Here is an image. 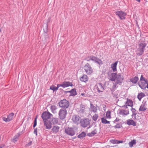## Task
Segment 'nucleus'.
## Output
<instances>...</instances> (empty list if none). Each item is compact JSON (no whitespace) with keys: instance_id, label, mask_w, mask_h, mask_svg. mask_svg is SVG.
Wrapping results in <instances>:
<instances>
[{"instance_id":"58","label":"nucleus","mask_w":148,"mask_h":148,"mask_svg":"<svg viewBox=\"0 0 148 148\" xmlns=\"http://www.w3.org/2000/svg\"><path fill=\"white\" fill-rule=\"evenodd\" d=\"M90 126H89V127H88L87 129H88L89 128H90Z\"/></svg>"},{"instance_id":"61","label":"nucleus","mask_w":148,"mask_h":148,"mask_svg":"<svg viewBox=\"0 0 148 148\" xmlns=\"http://www.w3.org/2000/svg\"><path fill=\"white\" fill-rule=\"evenodd\" d=\"M147 48H148V46H147Z\"/></svg>"},{"instance_id":"59","label":"nucleus","mask_w":148,"mask_h":148,"mask_svg":"<svg viewBox=\"0 0 148 148\" xmlns=\"http://www.w3.org/2000/svg\"><path fill=\"white\" fill-rule=\"evenodd\" d=\"M136 116H137V117H140L139 116H138V115H137V114H136Z\"/></svg>"},{"instance_id":"14","label":"nucleus","mask_w":148,"mask_h":148,"mask_svg":"<svg viewBox=\"0 0 148 148\" xmlns=\"http://www.w3.org/2000/svg\"><path fill=\"white\" fill-rule=\"evenodd\" d=\"M91 60L99 64L102 63V61L100 59L95 56H91Z\"/></svg>"},{"instance_id":"6","label":"nucleus","mask_w":148,"mask_h":148,"mask_svg":"<svg viewBox=\"0 0 148 148\" xmlns=\"http://www.w3.org/2000/svg\"><path fill=\"white\" fill-rule=\"evenodd\" d=\"M90 124L89 120L88 119H82L80 122L81 125L83 127L85 128Z\"/></svg>"},{"instance_id":"55","label":"nucleus","mask_w":148,"mask_h":148,"mask_svg":"<svg viewBox=\"0 0 148 148\" xmlns=\"http://www.w3.org/2000/svg\"><path fill=\"white\" fill-rule=\"evenodd\" d=\"M146 87L148 89V83L147 82V85H146Z\"/></svg>"},{"instance_id":"51","label":"nucleus","mask_w":148,"mask_h":148,"mask_svg":"<svg viewBox=\"0 0 148 148\" xmlns=\"http://www.w3.org/2000/svg\"><path fill=\"white\" fill-rule=\"evenodd\" d=\"M37 117H36V118H35L34 120V123H37Z\"/></svg>"},{"instance_id":"56","label":"nucleus","mask_w":148,"mask_h":148,"mask_svg":"<svg viewBox=\"0 0 148 148\" xmlns=\"http://www.w3.org/2000/svg\"><path fill=\"white\" fill-rule=\"evenodd\" d=\"M85 95V94L84 93H82L81 94V95H82V96H83V95Z\"/></svg>"},{"instance_id":"29","label":"nucleus","mask_w":148,"mask_h":148,"mask_svg":"<svg viewBox=\"0 0 148 148\" xmlns=\"http://www.w3.org/2000/svg\"><path fill=\"white\" fill-rule=\"evenodd\" d=\"M80 80L82 82H86L88 81V77L86 75H84L80 78Z\"/></svg>"},{"instance_id":"44","label":"nucleus","mask_w":148,"mask_h":148,"mask_svg":"<svg viewBox=\"0 0 148 148\" xmlns=\"http://www.w3.org/2000/svg\"><path fill=\"white\" fill-rule=\"evenodd\" d=\"M91 56L86 57L85 58V60L87 61H89L91 60Z\"/></svg>"},{"instance_id":"26","label":"nucleus","mask_w":148,"mask_h":148,"mask_svg":"<svg viewBox=\"0 0 148 148\" xmlns=\"http://www.w3.org/2000/svg\"><path fill=\"white\" fill-rule=\"evenodd\" d=\"M80 119V117L79 116L76 115L73 116L72 117V120L74 123H76Z\"/></svg>"},{"instance_id":"13","label":"nucleus","mask_w":148,"mask_h":148,"mask_svg":"<svg viewBox=\"0 0 148 148\" xmlns=\"http://www.w3.org/2000/svg\"><path fill=\"white\" fill-rule=\"evenodd\" d=\"M62 87L63 88L69 86H72L73 85L72 83L68 81H64L62 83Z\"/></svg>"},{"instance_id":"47","label":"nucleus","mask_w":148,"mask_h":148,"mask_svg":"<svg viewBox=\"0 0 148 148\" xmlns=\"http://www.w3.org/2000/svg\"><path fill=\"white\" fill-rule=\"evenodd\" d=\"M117 140H113L111 141L112 143L113 144H117Z\"/></svg>"},{"instance_id":"15","label":"nucleus","mask_w":148,"mask_h":148,"mask_svg":"<svg viewBox=\"0 0 148 148\" xmlns=\"http://www.w3.org/2000/svg\"><path fill=\"white\" fill-rule=\"evenodd\" d=\"M119 113L122 116L128 115L129 114L128 110L121 109L119 111Z\"/></svg>"},{"instance_id":"22","label":"nucleus","mask_w":148,"mask_h":148,"mask_svg":"<svg viewBox=\"0 0 148 148\" xmlns=\"http://www.w3.org/2000/svg\"><path fill=\"white\" fill-rule=\"evenodd\" d=\"M118 61H117L115 62L114 63L112 64L111 65V67L113 71V72H115L116 71V66L118 63Z\"/></svg>"},{"instance_id":"2","label":"nucleus","mask_w":148,"mask_h":148,"mask_svg":"<svg viewBox=\"0 0 148 148\" xmlns=\"http://www.w3.org/2000/svg\"><path fill=\"white\" fill-rule=\"evenodd\" d=\"M60 107L66 109L68 108L69 105V101L65 99H64L60 101L58 103Z\"/></svg>"},{"instance_id":"53","label":"nucleus","mask_w":148,"mask_h":148,"mask_svg":"<svg viewBox=\"0 0 148 148\" xmlns=\"http://www.w3.org/2000/svg\"><path fill=\"white\" fill-rule=\"evenodd\" d=\"M4 146V145H0V148H2Z\"/></svg>"},{"instance_id":"30","label":"nucleus","mask_w":148,"mask_h":148,"mask_svg":"<svg viewBox=\"0 0 148 148\" xmlns=\"http://www.w3.org/2000/svg\"><path fill=\"white\" fill-rule=\"evenodd\" d=\"M91 111L94 113L96 112L97 111V107L94 106L93 104L90 103Z\"/></svg>"},{"instance_id":"20","label":"nucleus","mask_w":148,"mask_h":148,"mask_svg":"<svg viewBox=\"0 0 148 148\" xmlns=\"http://www.w3.org/2000/svg\"><path fill=\"white\" fill-rule=\"evenodd\" d=\"M117 74L116 73H112L111 74L110 77V80L111 81L115 82Z\"/></svg>"},{"instance_id":"41","label":"nucleus","mask_w":148,"mask_h":148,"mask_svg":"<svg viewBox=\"0 0 148 148\" xmlns=\"http://www.w3.org/2000/svg\"><path fill=\"white\" fill-rule=\"evenodd\" d=\"M98 117V114H95L92 117V119L94 121H96L97 120Z\"/></svg>"},{"instance_id":"46","label":"nucleus","mask_w":148,"mask_h":148,"mask_svg":"<svg viewBox=\"0 0 148 148\" xmlns=\"http://www.w3.org/2000/svg\"><path fill=\"white\" fill-rule=\"evenodd\" d=\"M34 134H36V136L37 135V128L34 129Z\"/></svg>"},{"instance_id":"52","label":"nucleus","mask_w":148,"mask_h":148,"mask_svg":"<svg viewBox=\"0 0 148 148\" xmlns=\"http://www.w3.org/2000/svg\"><path fill=\"white\" fill-rule=\"evenodd\" d=\"M36 125H37V123H34L33 126L34 128L36 126Z\"/></svg>"},{"instance_id":"5","label":"nucleus","mask_w":148,"mask_h":148,"mask_svg":"<svg viewBox=\"0 0 148 148\" xmlns=\"http://www.w3.org/2000/svg\"><path fill=\"white\" fill-rule=\"evenodd\" d=\"M124 79V78L123 75L119 73L117 74L116 78V80L115 82L118 84L121 85L122 84Z\"/></svg>"},{"instance_id":"34","label":"nucleus","mask_w":148,"mask_h":148,"mask_svg":"<svg viewBox=\"0 0 148 148\" xmlns=\"http://www.w3.org/2000/svg\"><path fill=\"white\" fill-rule=\"evenodd\" d=\"M145 96V94L143 92H140L138 94L137 96V98L139 100H140L142 98L144 97Z\"/></svg>"},{"instance_id":"38","label":"nucleus","mask_w":148,"mask_h":148,"mask_svg":"<svg viewBox=\"0 0 148 148\" xmlns=\"http://www.w3.org/2000/svg\"><path fill=\"white\" fill-rule=\"evenodd\" d=\"M113 85L112 86V90L114 91L117 87L118 86L117 85L118 84L116 82L115 83H113Z\"/></svg>"},{"instance_id":"11","label":"nucleus","mask_w":148,"mask_h":148,"mask_svg":"<svg viewBox=\"0 0 148 148\" xmlns=\"http://www.w3.org/2000/svg\"><path fill=\"white\" fill-rule=\"evenodd\" d=\"M65 132L67 134L71 136H73L75 134V132L73 128L68 127L65 130Z\"/></svg>"},{"instance_id":"45","label":"nucleus","mask_w":148,"mask_h":148,"mask_svg":"<svg viewBox=\"0 0 148 148\" xmlns=\"http://www.w3.org/2000/svg\"><path fill=\"white\" fill-rule=\"evenodd\" d=\"M32 141H30L26 145V147H29L32 144Z\"/></svg>"},{"instance_id":"48","label":"nucleus","mask_w":148,"mask_h":148,"mask_svg":"<svg viewBox=\"0 0 148 148\" xmlns=\"http://www.w3.org/2000/svg\"><path fill=\"white\" fill-rule=\"evenodd\" d=\"M120 119H118V118H116V119L114 121L113 123H115L116 122H117Z\"/></svg>"},{"instance_id":"4","label":"nucleus","mask_w":148,"mask_h":148,"mask_svg":"<svg viewBox=\"0 0 148 148\" xmlns=\"http://www.w3.org/2000/svg\"><path fill=\"white\" fill-rule=\"evenodd\" d=\"M95 88L97 90V91L99 93L103 92L105 89L104 85L101 83H98L96 84L95 86Z\"/></svg>"},{"instance_id":"54","label":"nucleus","mask_w":148,"mask_h":148,"mask_svg":"<svg viewBox=\"0 0 148 148\" xmlns=\"http://www.w3.org/2000/svg\"><path fill=\"white\" fill-rule=\"evenodd\" d=\"M66 92H69L70 93H71V90H70V91H66Z\"/></svg>"},{"instance_id":"60","label":"nucleus","mask_w":148,"mask_h":148,"mask_svg":"<svg viewBox=\"0 0 148 148\" xmlns=\"http://www.w3.org/2000/svg\"><path fill=\"white\" fill-rule=\"evenodd\" d=\"M1 30H0V32H1Z\"/></svg>"},{"instance_id":"12","label":"nucleus","mask_w":148,"mask_h":148,"mask_svg":"<svg viewBox=\"0 0 148 148\" xmlns=\"http://www.w3.org/2000/svg\"><path fill=\"white\" fill-rule=\"evenodd\" d=\"M44 126L45 128L50 130L52 127V123L50 121H44Z\"/></svg>"},{"instance_id":"40","label":"nucleus","mask_w":148,"mask_h":148,"mask_svg":"<svg viewBox=\"0 0 148 148\" xmlns=\"http://www.w3.org/2000/svg\"><path fill=\"white\" fill-rule=\"evenodd\" d=\"M50 89L53 90V92L56 91L58 89L57 88L54 86H51L50 87Z\"/></svg>"},{"instance_id":"8","label":"nucleus","mask_w":148,"mask_h":148,"mask_svg":"<svg viewBox=\"0 0 148 148\" xmlns=\"http://www.w3.org/2000/svg\"><path fill=\"white\" fill-rule=\"evenodd\" d=\"M52 115L48 112H44L42 114L41 117L43 121L49 119Z\"/></svg>"},{"instance_id":"42","label":"nucleus","mask_w":148,"mask_h":148,"mask_svg":"<svg viewBox=\"0 0 148 148\" xmlns=\"http://www.w3.org/2000/svg\"><path fill=\"white\" fill-rule=\"evenodd\" d=\"M122 127L121 124L120 123H117L114 127L115 128H121Z\"/></svg>"},{"instance_id":"57","label":"nucleus","mask_w":148,"mask_h":148,"mask_svg":"<svg viewBox=\"0 0 148 148\" xmlns=\"http://www.w3.org/2000/svg\"><path fill=\"white\" fill-rule=\"evenodd\" d=\"M137 1L140 2V0H136Z\"/></svg>"},{"instance_id":"50","label":"nucleus","mask_w":148,"mask_h":148,"mask_svg":"<svg viewBox=\"0 0 148 148\" xmlns=\"http://www.w3.org/2000/svg\"><path fill=\"white\" fill-rule=\"evenodd\" d=\"M117 144H119L120 143H123V141L122 140H117Z\"/></svg>"},{"instance_id":"43","label":"nucleus","mask_w":148,"mask_h":148,"mask_svg":"<svg viewBox=\"0 0 148 148\" xmlns=\"http://www.w3.org/2000/svg\"><path fill=\"white\" fill-rule=\"evenodd\" d=\"M140 80L141 81H144L145 82H147L148 80L146 79H145L143 76V75H141L140 78Z\"/></svg>"},{"instance_id":"18","label":"nucleus","mask_w":148,"mask_h":148,"mask_svg":"<svg viewBox=\"0 0 148 148\" xmlns=\"http://www.w3.org/2000/svg\"><path fill=\"white\" fill-rule=\"evenodd\" d=\"M60 128V127L57 125L54 126L51 129L52 132L53 133L56 134L59 132Z\"/></svg>"},{"instance_id":"49","label":"nucleus","mask_w":148,"mask_h":148,"mask_svg":"<svg viewBox=\"0 0 148 148\" xmlns=\"http://www.w3.org/2000/svg\"><path fill=\"white\" fill-rule=\"evenodd\" d=\"M60 86L62 87V84H58L57 85V86L56 87L57 88V89H58L59 88V87H60Z\"/></svg>"},{"instance_id":"17","label":"nucleus","mask_w":148,"mask_h":148,"mask_svg":"<svg viewBox=\"0 0 148 148\" xmlns=\"http://www.w3.org/2000/svg\"><path fill=\"white\" fill-rule=\"evenodd\" d=\"M125 104H126V106L124 105L122 106L123 107H125L126 108H127V106L132 107L133 106V103L132 101L130 99H127Z\"/></svg>"},{"instance_id":"23","label":"nucleus","mask_w":148,"mask_h":148,"mask_svg":"<svg viewBox=\"0 0 148 148\" xmlns=\"http://www.w3.org/2000/svg\"><path fill=\"white\" fill-rule=\"evenodd\" d=\"M50 110L53 114H56L57 113V108L55 105H51L50 107Z\"/></svg>"},{"instance_id":"19","label":"nucleus","mask_w":148,"mask_h":148,"mask_svg":"<svg viewBox=\"0 0 148 148\" xmlns=\"http://www.w3.org/2000/svg\"><path fill=\"white\" fill-rule=\"evenodd\" d=\"M22 132H20L16 134L13 138L12 141L15 143L18 140V138L20 135L22 134Z\"/></svg>"},{"instance_id":"24","label":"nucleus","mask_w":148,"mask_h":148,"mask_svg":"<svg viewBox=\"0 0 148 148\" xmlns=\"http://www.w3.org/2000/svg\"><path fill=\"white\" fill-rule=\"evenodd\" d=\"M86 106L85 105L81 104L80 105L79 108L78 110V112L80 113H83L85 112V110Z\"/></svg>"},{"instance_id":"21","label":"nucleus","mask_w":148,"mask_h":148,"mask_svg":"<svg viewBox=\"0 0 148 148\" xmlns=\"http://www.w3.org/2000/svg\"><path fill=\"white\" fill-rule=\"evenodd\" d=\"M147 82H142L140 83H138V85L142 89H144L146 88V84Z\"/></svg>"},{"instance_id":"25","label":"nucleus","mask_w":148,"mask_h":148,"mask_svg":"<svg viewBox=\"0 0 148 148\" xmlns=\"http://www.w3.org/2000/svg\"><path fill=\"white\" fill-rule=\"evenodd\" d=\"M146 102L143 103V104H142L140 106L139 108V111H143L147 109V108L146 107Z\"/></svg>"},{"instance_id":"9","label":"nucleus","mask_w":148,"mask_h":148,"mask_svg":"<svg viewBox=\"0 0 148 148\" xmlns=\"http://www.w3.org/2000/svg\"><path fill=\"white\" fill-rule=\"evenodd\" d=\"M85 72L88 74H90L93 72V70L92 67L88 63H87L84 67Z\"/></svg>"},{"instance_id":"7","label":"nucleus","mask_w":148,"mask_h":148,"mask_svg":"<svg viewBox=\"0 0 148 148\" xmlns=\"http://www.w3.org/2000/svg\"><path fill=\"white\" fill-rule=\"evenodd\" d=\"M115 13L118 16L121 20H123L125 19V16L127 15L126 13L121 11H116Z\"/></svg>"},{"instance_id":"33","label":"nucleus","mask_w":148,"mask_h":148,"mask_svg":"<svg viewBox=\"0 0 148 148\" xmlns=\"http://www.w3.org/2000/svg\"><path fill=\"white\" fill-rule=\"evenodd\" d=\"M97 134V131L96 130L92 131L91 133H88L87 134L88 136L90 137L94 136L95 134Z\"/></svg>"},{"instance_id":"31","label":"nucleus","mask_w":148,"mask_h":148,"mask_svg":"<svg viewBox=\"0 0 148 148\" xmlns=\"http://www.w3.org/2000/svg\"><path fill=\"white\" fill-rule=\"evenodd\" d=\"M77 94L76 89L74 88L72 89L71 90V92L70 95H69L70 96H75Z\"/></svg>"},{"instance_id":"10","label":"nucleus","mask_w":148,"mask_h":148,"mask_svg":"<svg viewBox=\"0 0 148 148\" xmlns=\"http://www.w3.org/2000/svg\"><path fill=\"white\" fill-rule=\"evenodd\" d=\"M14 115V114L13 113H11L7 117L5 116H3L2 117V119L5 122H9L13 119Z\"/></svg>"},{"instance_id":"37","label":"nucleus","mask_w":148,"mask_h":148,"mask_svg":"<svg viewBox=\"0 0 148 148\" xmlns=\"http://www.w3.org/2000/svg\"><path fill=\"white\" fill-rule=\"evenodd\" d=\"M101 120V122L103 124H108L110 123V121H107L104 118H102Z\"/></svg>"},{"instance_id":"27","label":"nucleus","mask_w":148,"mask_h":148,"mask_svg":"<svg viewBox=\"0 0 148 148\" xmlns=\"http://www.w3.org/2000/svg\"><path fill=\"white\" fill-rule=\"evenodd\" d=\"M127 123L129 125H133L134 126H135L136 125V122L132 119L128 120L127 121Z\"/></svg>"},{"instance_id":"32","label":"nucleus","mask_w":148,"mask_h":148,"mask_svg":"<svg viewBox=\"0 0 148 148\" xmlns=\"http://www.w3.org/2000/svg\"><path fill=\"white\" fill-rule=\"evenodd\" d=\"M86 135V133L84 132H81L77 136L78 138L82 139Z\"/></svg>"},{"instance_id":"39","label":"nucleus","mask_w":148,"mask_h":148,"mask_svg":"<svg viewBox=\"0 0 148 148\" xmlns=\"http://www.w3.org/2000/svg\"><path fill=\"white\" fill-rule=\"evenodd\" d=\"M106 118H111V115H110V111H108L106 114Z\"/></svg>"},{"instance_id":"28","label":"nucleus","mask_w":148,"mask_h":148,"mask_svg":"<svg viewBox=\"0 0 148 148\" xmlns=\"http://www.w3.org/2000/svg\"><path fill=\"white\" fill-rule=\"evenodd\" d=\"M138 80V78L137 76L133 77L130 79V81L133 84H136Z\"/></svg>"},{"instance_id":"36","label":"nucleus","mask_w":148,"mask_h":148,"mask_svg":"<svg viewBox=\"0 0 148 148\" xmlns=\"http://www.w3.org/2000/svg\"><path fill=\"white\" fill-rule=\"evenodd\" d=\"M136 143V140H131V141L129 143V146L132 147H133V145L135 144Z\"/></svg>"},{"instance_id":"35","label":"nucleus","mask_w":148,"mask_h":148,"mask_svg":"<svg viewBox=\"0 0 148 148\" xmlns=\"http://www.w3.org/2000/svg\"><path fill=\"white\" fill-rule=\"evenodd\" d=\"M58 121V119L57 118H53L52 119V122L54 125L57 124Z\"/></svg>"},{"instance_id":"1","label":"nucleus","mask_w":148,"mask_h":148,"mask_svg":"<svg viewBox=\"0 0 148 148\" xmlns=\"http://www.w3.org/2000/svg\"><path fill=\"white\" fill-rule=\"evenodd\" d=\"M147 44L144 42H140L138 45V48L137 49V54L139 56L142 55L144 53L145 47Z\"/></svg>"},{"instance_id":"16","label":"nucleus","mask_w":148,"mask_h":148,"mask_svg":"<svg viewBox=\"0 0 148 148\" xmlns=\"http://www.w3.org/2000/svg\"><path fill=\"white\" fill-rule=\"evenodd\" d=\"M131 110L132 112V116L133 118L134 117V118L136 120H138L140 119V117H137L136 115L137 114V112L134 108H132L131 109Z\"/></svg>"},{"instance_id":"3","label":"nucleus","mask_w":148,"mask_h":148,"mask_svg":"<svg viewBox=\"0 0 148 148\" xmlns=\"http://www.w3.org/2000/svg\"><path fill=\"white\" fill-rule=\"evenodd\" d=\"M67 114V111L66 109H61L58 113L59 118L61 120H63L65 118Z\"/></svg>"}]
</instances>
